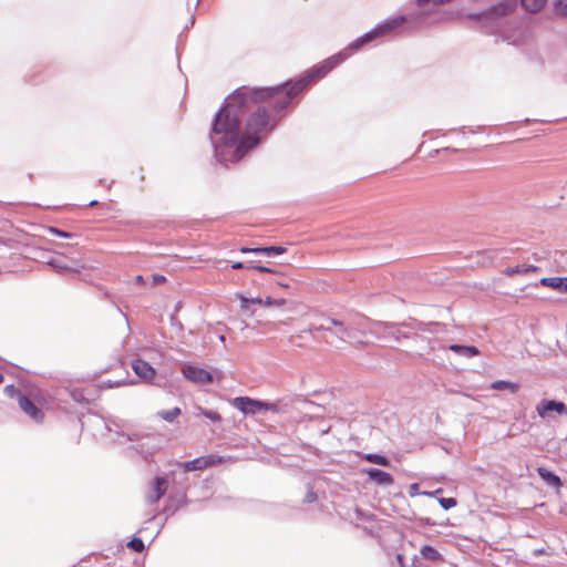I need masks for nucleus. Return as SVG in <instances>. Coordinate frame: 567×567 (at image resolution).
<instances>
[{
  "instance_id": "50",
  "label": "nucleus",
  "mask_w": 567,
  "mask_h": 567,
  "mask_svg": "<svg viewBox=\"0 0 567 567\" xmlns=\"http://www.w3.org/2000/svg\"><path fill=\"white\" fill-rule=\"evenodd\" d=\"M256 247H248V246H243L239 248V251L241 254H256Z\"/></svg>"
},
{
  "instance_id": "21",
  "label": "nucleus",
  "mask_w": 567,
  "mask_h": 567,
  "mask_svg": "<svg viewBox=\"0 0 567 567\" xmlns=\"http://www.w3.org/2000/svg\"><path fill=\"white\" fill-rule=\"evenodd\" d=\"M539 270V267L535 265H516L513 267H506L502 270V274L506 277H513L515 275L519 274H529V272H536Z\"/></svg>"
},
{
  "instance_id": "38",
  "label": "nucleus",
  "mask_w": 567,
  "mask_h": 567,
  "mask_svg": "<svg viewBox=\"0 0 567 567\" xmlns=\"http://www.w3.org/2000/svg\"><path fill=\"white\" fill-rule=\"evenodd\" d=\"M555 12L560 17H567V0H555Z\"/></svg>"
},
{
  "instance_id": "30",
  "label": "nucleus",
  "mask_w": 567,
  "mask_h": 567,
  "mask_svg": "<svg viewBox=\"0 0 567 567\" xmlns=\"http://www.w3.org/2000/svg\"><path fill=\"white\" fill-rule=\"evenodd\" d=\"M127 547L134 553H143L146 548L143 539L136 535L127 543Z\"/></svg>"
},
{
  "instance_id": "10",
  "label": "nucleus",
  "mask_w": 567,
  "mask_h": 567,
  "mask_svg": "<svg viewBox=\"0 0 567 567\" xmlns=\"http://www.w3.org/2000/svg\"><path fill=\"white\" fill-rule=\"evenodd\" d=\"M536 412L538 416L542 419H548L550 416V413L566 415L567 405L563 401H558L556 399H543L536 405Z\"/></svg>"
},
{
  "instance_id": "61",
  "label": "nucleus",
  "mask_w": 567,
  "mask_h": 567,
  "mask_svg": "<svg viewBox=\"0 0 567 567\" xmlns=\"http://www.w3.org/2000/svg\"><path fill=\"white\" fill-rule=\"evenodd\" d=\"M503 252H515V249H502Z\"/></svg>"
},
{
  "instance_id": "43",
  "label": "nucleus",
  "mask_w": 567,
  "mask_h": 567,
  "mask_svg": "<svg viewBox=\"0 0 567 567\" xmlns=\"http://www.w3.org/2000/svg\"><path fill=\"white\" fill-rule=\"evenodd\" d=\"M116 434L118 436L125 437L127 441H131V442L138 441L141 439V435L137 433H124L121 431H116Z\"/></svg>"
},
{
  "instance_id": "33",
  "label": "nucleus",
  "mask_w": 567,
  "mask_h": 567,
  "mask_svg": "<svg viewBox=\"0 0 567 567\" xmlns=\"http://www.w3.org/2000/svg\"><path fill=\"white\" fill-rule=\"evenodd\" d=\"M48 233L51 234V235L61 237V238H65V239H72V238L78 237L76 234L70 233V231H65V230L60 229V228H58L55 226H49L48 227Z\"/></svg>"
},
{
  "instance_id": "31",
  "label": "nucleus",
  "mask_w": 567,
  "mask_h": 567,
  "mask_svg": "<svg viewBox=\"0 0 567 567\" xmlns=\"http://www.w3.org/2000/svg\"><path fill=\"white\" fill-rule=\"evenodd\" d=\"M202 457L204 458L203 460L204 468L221 464L225 461L224 456L215 455V454L204 455Z\"/></svg>"
},
{
  "instance_id": "51",
  "label": "nucleus",
  "mask_w": 567,
  "mask_h": 567,
  "mask_svg": "<svg viewBox=\"0 0 567 567\" xmlns=\"http://www.w3.org/2000/svg\"><path fill=\"white\" fill-rule=\"evenodd\" d=\"M419 494H421V493L419 492V484H417V483H413V484H411V485H410V495H411V496H414V495H419Z\"/></svg>"
},
{
  "instance_id": "57",
  "label": "nucleus",
  "mask_w": 567,
  "mask_h": 567,
  "mask_svg": "<svg viewBox=\"0 0 567 567\" xmlns=\"http://www.w3.org/2000/svg\"><path fill=\"white\" fill-rule=\"evenodd\" d=\"M183 307L182 301H178L174 307V313L176 315Z\"/></svg>"
},
{
  "instance_id": "20",
  "label": "nucleus",
  "mask_w": 567,
  "mask_h": 567,
  "mask_svg": "<svg viewBox=\"0 0 567 567\" xmlns=\"http://www.w3.org/2000/svg\"><path fill=\"white\" fill-rule=\"evenodd\" d=\"M447 349L457 355L473 358L480 354V350L475 346L452 343Z\"/></svg>"
},
{
  "instance_id": "42",
  "label": "nucleus",
  "mask_w": 567,
  "mask_h": 567,
  "mask_svg": "<svg viewBox=\"0 0 567 567\" xmlns=\"http://www.w3.org/2000/svg\"><path fill=\"white\" fill-rule=\"evenodd\" d=\"M432 342H431V347L432 348H429L426 347L427 343L426 341H422V340H412L419 348L421 351H431V350H434V344L436 343V340L435 339H432V338H429Z\"/></svg>"
},
{
  "instance_id": "3",
  "label": "nucleus",
  "mask_w": 567,
  "mask_h": 567,
  "mask_svg": "<svg viewBox=\"0 0 567 567\" xmlns=\"http://www.w3.org/2000/svg\"><path fill=\"white\" fill-rule=\"evenodd\" d=\"M377 41L378 40H375L371 30H369L368 32L352 40L344 49L327 58L323 62L313 65L309 70L305 71L303 74L311 82V84H315L317 81L324 78L334 68H337L342 62L348 60L351 55L361 51L364 47Z\"/></svg>"
},
{
  "instance_id": "7",
  "label": "nucleus",
  "mask_w": 567,
  "mask_h": 567,
  "mask_svg": "<svg viewBox=\"0 0 567 567\" xmlns=\"http://www.w3.org/2000/svg\"><path fill=\"white\" fill-rule=\"evenodd\" d=\"M406 323H403V328H405L410 332H416L417 334L430 333V334H439L446 331L445 324L439 321H421L419 319L410 318Z\"/></svg>"
},
{
  "instance_id": "18",
  "label": "nucleus",
  "mask_w": 567,
  "mask_h": 567,
  "mask_svg": "<svg viewBox=\"0 0 567 567\" xmlns=\"http://www.w3.org/2000/svg\"><path fill=\"white\" fill-rule=\"evenodd\" d=\"M539 285L567 293V277H544L539 280Z\"/></svg>"
},
{
  "instance_id": "11",
  "label": "nucleus",
  "mask_w": 567,
  "mask_h": 567,
  "mask_svg": "<svg viewBox=\"0 0 567 567\" xmlns=\"http://www.w3.org/2000/svg\"><path fill=\"white\" fill-rule=\"evenodd\" d=\"M182 373L187 380L197 384H208L214 379L210 371L192 364L184 365Z\"/></svg>"
},
{
  "instance_id": "2",
  "label": "nucleus",
  "mask_w": 567,
  "mask_h": 567,
  "mask_svg": "<svg viewBox=\"0 0 567 567\" xmlns=\"http://www.w3.org/2000/svg\"><path fill=\"white\" fill-rule=\"evenodd\" d=\"M517 0H501L485 10L468 13L467 18L477 21L484 32L497 34L508 28V17L517 10Z\"/></svg>"
},
{
  "instance_id": "13",
  "label": "nucleus",
  "mask_w": 567,
  "mask_h": 567,
  "mask_svg": "<svg viewBox=\"0 0 567 567\" xmlns=\"http://www.w3.org/2000/svg\"><path fill=\"white\" fill-rule=\"evenodd\" d=\"M20 409L35 423H41L44 419V412L38 406L34 401L28 395H21L19 400Z\"/></svg>"
},
{
  "instance_id": "58",
  "label": "nucleus",
  "mask_w": 567,
  "mask_h": 567,
  "mask_svg": "<svg viewBox=\"0 0 567 567\" xmlns=\"http://www.w3.org/2000/svg\"><path fill=\"white\" fill-rule=\"evenodd\" d=\"M452 0H434V4L435 6H442V4L449 3Z\"/></svg>"
},
{
  "instance_id": "32",
  "label": "nucleus",
  "mask_w": 567,
  "mask_h": 567,
  "mask_svg": "<svg viewBox=\"0 0 567 567\" xmlns=\"http://www.w3.org/2000/svg\"><path fill=\"white\" fill-rule=\"evenodd\" d=\"M198 414L209 419L212 422H221V415L215 410L204 409L202 406H197Z\"/></svg>"
},
{
  "instance_id": "52",
  "label": "nucleus",
  "mask_w": 567,
  "mask_h": 567,
  "mask_svg": "<svg viewBox=\"0 0 567 567\" xmlns=\"http://www.w3.org/2000/svg\"><path fill=\"white\" fill-rule=\"evenodd\" d=\"M124 382L123 381H115V382H112L111 380L107 381V384L106 386L107 388H117V386H121L123 385Z\"/></svg>"
},
{
  "instance_id": "16",
  "label": "nucleus",
  "mask_w": 567,
  "mask_h": 567,
  "mask_svg": "<svg viewBox=\"0 0 567 567\" xmlns=\"http://www.w3.org/2000/svg\"><path fill=\"white\" fill-rule=\"evenodd\" d=\"M536 471L546 485L556 488L557 491L563 487L564 482L555 472L544 466H538Z\"/></svg>"
},
{
  "instance_id": "55",
  "label": "nucleus",
  "mask_w": 567,
  "mask_h": 567,
  "mask_svg": "<svg viewBox=\"0 0 567 567\" xmlns=\"http://www.w3.org/2000/svg\"><path fill=\"white\" fill-rule=\"evenodd\" d=\"M135 284L136 285H143L144 284V277L142 275H137L135 277Z\"/></svg>"
},
{
  "instance_id": "27",
  "label": "nucleus",
  "mask_w": 567,
  "mask_h": 567,
  "mask_svg": "<svg viewBox=\"0 0 567 567\" xmlns=\"http://www.w3.org/2000/svg\"><path fill=\"white\" fill-rule=\"evenodd\" d=\"M203 460L204 458L199 456L190 461L181 462L178 463V466L182 467L184 472L205 470L203 465Z\"/></svg>"
},
{
  "instance_id": "41",
  "label": "nucleus",
  "mask_w": 567,
  "mask_h": 567,
  "mask_svg": "<svg viewBox=\"0 0 567 567\" xmlns=\"http://www.w3.org/2000/svg\"><path fill=\"white\" fill-rule=\"evenodd\" d=\"M171 326L176 329L178 334H182L184 332V324L178 320L177 316L175 313H172L169 317Z\"/></svg>"
},
{
  "instance_id": "17",
  "label": "nucleus",
  "mask_w": 567,
  "mask_h": 567,
  "mask_svg": "<svg viewBox=\"0 0 567 567\" xmlns=\"http://www.w3.org/2000/svg\"><path fill=\"white\" fill-rule=\"evenodd\" d=\"M153 494L148 496L150 504H156L166 494L168 481L163 476H155L153 480Z\"/></svg>"
},
{
  "instance_id": "39",
  "label": "nucleus",
  "mask_w": 567,
  "mask_h": 567,
  "mask_svg": "<svg viewBox=\"0 0 567 567\" xmlns=\"http://www.w3.org/2000/svg\"><path fill=\"white\" fill-rule=\"evenodd\" d=\"M286 305V299L284 298H272L270 296L265 298L264 306L265 307H282Z\"/></svg>"
},
{
  "instance_id": "49",
  "label": "nucleus",
  "mask_w": 567,
  "mask_h": 567,
  "mask_svg": "<svg viewBox=\"0 0 567 567\" xmlns=\"http://www.w3.org/2000/svg\"><path fill=\"white\" fill-rule=\"evenodd\" d=\"M111 423H115V419L114 417H105L104 419V424H105V429H106L107 432H112L113 431V427H112Z\"/></svg>"
},
{
  "instance_id": "34",
  "label": "nucleus",
  "mask_w": 567,
  "mask_h": 567,
  "mask_svg": "<svg viewBox=\"0 0 567 567\" xmlns=\"http://www.w3.org/2000/svg\"><path fill=\"white\" fill-rule=\"evenodd\" d=\"M100 558L95 555H90L87 556L86 558L82 559L78 567H111L110 564H104V565H95L93 564L92 561L95 560L97 561Z\"/></svg>"
},
{
  "instance_id": "29",
  "label": "nucleus",
  "mask_w": 567,
  "mask_h": 567,
  "mask_svg": "<svg viewBox=\"0 0 567 567\" xmlns=\"http://www.w3.org/2000/svg\"><path fill=\"white\" fill-rule=\"evenodd\" d=\"M239 301H240V309L243 311H249V307L251 305H262L264 306L265 299H262L261 297H250L249 298L244 295H240Z\"/></svg>"
},
{
  "instance_id": "9",
  "label": "nucleus",
  "mask_w": 567,
  "mask_h": 567,
  "mask_svg": "<svg viewBox=\"0 0 567 567\" xmlns=\"http://www.w3.org/2000/svg\"><path fill=\"white\" fill-rule=\"evenodd\" d=\"M231 404L245 415L261 414L262 406H265L262 400L254 399L250 396H236L233 399Z\"/></svg>"
},
{
  "instance_id": "62",
  "label": "nucleus",
  "mask_w": 567,
  "mask_h": 567,
  "mask_svg": "<svg viewBox=\"0 0 567 567\" xmlns=\"http://www.w3.org/2000/svg\"><path fill=\"white\" fill-rule=\"evenodd\" d=\"M443 151H452V152H457V150H455V148H451V147H445V148H443Z\"/></svg>"
},
{
  "instance_id": "59",
  "label": "nucleus",
  "mask_w": 567,
  "mask_h": 567,
  "mask_svg": "<svg viewBox=\"0 0 567 567\" xmlns=\"http://www.w3.org/2000/svg\"><path fill=\"white\" fill-rule=\"evenodd\" d=\"M277 285L282 287V288H289L290 287L288 281H278Z\"/></svg>"
},
{
  "instance_id": "4",
  "label": "nucleus",
  "mask_w": 567,
  "mask_h": 567,
  "mask_svg": "<svg viewBox=\"0 0 567 567\" xmlns=\"http://www.w3.org/2000/svg\"><path fill=\"white\" fill-rule=\"evenodd\" d=\"M403 323H406L405 321L402 322H389V321H379L373 320L371 321L369 326V332L373 337L378 339H382L385 341H393L395 343H400L403 339L409 340H422L426 341L429 348L431 347V340L427 339V337L423 334H417L416 332H410L405 328H403Z\"/></svg>"
},
{
  "instance_id": "44",
  "label": "nucleus",
  "mask_w": 567,
  "mask_h": 567,
  "mask_svg": "<svg viewBox=\"0 0 567 567\" xmlns=\"http://www.w3.org/2000/svg\"><path fill=\"white\" fill-rule=\"evenodd\" d=\"M264 404H265V406H262V413H265L267 411L279 412V408H278L277 403L264 401Z\"/></svg>"
},
{
  "instance_id": "26",
  "label": "nucleus",
  "mask_w": 567,
  "mask_h": 567,
  "mask_svg": "<svg viewBox=\"0 0 567 567\" xmlns=\"http://www.w3.org/2000/svg\"><path fill=\"white\" fill-rule=\"evenodd\" d=\"M74 402L80 404H89V399L85 398L83 390L78 388H65L63 390Z\"/></svg>"
},
{
  "instance_id": "23",
  "label": "nucleus",
  "mask_w": 567,
  "mask_h": 567,
  "mask_svg": "<svg viewBox=\"0 0 567 567\" xmlns=\"http://www.w3.org/2000/svg\"><path fill=\"white\" fill-rule=\"evenodd\" d=\"M491 389L496 391H508L516 393L520 389V384L508 380H496L492 382Z\"/></svg>"
},
{
  "instance_id": "63",
  "label": "nucleus",
  "mask_w": 567,
  "mask_h": 567,
  "mask_svg": "<svg viewBox=\"0 0 567 567\" xmlns=\"http://www.w3.org/2000/svg\"><path fill=\"white\" fill-rule=\"evenodd\" d=\"M219 340H220L221 342H225V340H226L225 336H223V334H221V336H219Z\"/></svg>"
},
{
  "instance_id": "37",
  "label": "nucleus",
  "mask_w": 567,
  "mask_h": 567,
  "mask_svg": "<svg viewBox=\"0 0 567 567\" xmlns=\"http://www.w3.org/2000/svg\"><path fill=\"white\" fill-rule=\"evenodd\" d=\"M439 504L445 511H449L457 505L455 497H440L437 498Z\"/></svg>"
},
{
  "instance_id": "64",
  "label": "nucleus",
  "mask_w": 567,
  "mask_h": 567,
  "mask_svg": "<svg viewBox=\"0 0 567 567\" xmlns=\"http://www.w3.org/2000/svg\"><path fill=\"white\" fill-rule=\"evenodd\" d=\"M3 374L0 372V384L3 382Z\"/></svg>"
},
{
  "instance_id": "48",
  "label": "nucleus",
  "mask_w": 567,
  "mask_h": 567,
  "mask_svg": "<svg viewBox=\"0 0 567 567\" xmlns=\"http://www.w3.org/2000/svg\"><path fill=\"white\" fill-rule=\"evenodd\" d=\"M442 493V488H437L435 491H431V492H422V495L424 496H429V497H435L436 499L439 498L437 495Z\"/></svg>"
},
{
  "instance_id": "46",
  "label": "nucleus",
  "mask_w": 567,
  "mask_h": 567,
  "mask_svg": "<svg viewBox=\"0 0 567 567\" xmlns=\"http://www.w3.org/2000/svg\"><path fill=\"white\" fill-rule=\"evenodd\" d=\"M152 281H153V285L156 286V285H159L162 282H165L166 281V277L161 275V274H153L152 275Z\"/></svg>"
},
{
  "instance_id": "60",
  "label": "nucleus",
  "mask_w": 567,
  "mask_h": 567,
  "mask_svg": "<svg viewBox=\"0 0 567 567\" xmlns=\"http://www.w3.org/2000/svg\"><path fill=\"white\" fill-rule=\"evenodd\" d=\"M95 205H97V200H96V199L91 200V202L87 204V206H90V207L95 206Z\"/></svg>"
},
{
  "instance_id": "15",
  "label": "nucleus",
  "mask_w": 567,
  "mask_h": 567,
  "mask_svg": "<svg viewBox=\"0 0 567 567\" xmlns=\"http://www.w3.org/2000/svg\"><path fill=\"white\" fill-rule=\"evenodd\" d=\"M132 369L134 373L144 381H150L156 375V369L151 365L150 362L141 358L134 359L132 361Z\"/></svg>"
},
{
  "instance_id": "12",
  "label": "nucleus",
  "mask_w": 567,
  "mask_h": 567,
  "mask_svg": "<svg viewBox=\"0 0 567 567\" xmlns=\"http://www.w3.org/2000/svg\"><path fill=\"white\" fill-rule=\"evenodd\" d=\"M361 474L367 475L370 482L379 486H391L394 483V477L391 473L385 472L378 467H363Z\"/></svg>"
},
{
  "instance_id": "28",
  "label": "nucleus",
  "mask_w": 567,
  "mask_h": 567,
  "mask_svg": "<svg viewBox=\"0 0 567 567\" xmlns=\"http://www.w3.org/2000/svg\"><path fill=\"white\" fill-rule=\"evenodd\" d=\"M181 414L182 410L178 406H175L171 410H162L157 412V416L168 423H173Z\"/></svg>"
},
{
  "instance_id": "1",
  "label": "nucleus",
  "mask_w": 567,
  "mask_h": 567,
  "mask_svg": "<svg viewBox=\"0 0 567 567\" xmlns=\"http://www.w3.org/2000/svg\"><path fill=\"white\" fill-rule=\"evenodd\" d=\"M311 82L302 73L275 86L243 85L234 90L214 115L209 140L216 161L239 163L277 128Z\"/></svg>"
},
{
  "instance_id": "35",
  "label": "nucleus",
  "mask_w": 567,
  "mask_h": 567,
  "mask_svg": "<svg viewBox=\"0 0 567 567\" xmlns=\"http://www.w3.org/2000/svg\"><path fill=\"white\" fill-rule=\"evenodd\" d=\"M3 392L8 398H10V399L17 398L18 401L20 400L21 395H24V393H22L21 390H19L14 384L6 385L3 389Z\"/></svg>"
},
{
  "instance_id": "19",
  "label": "nucleus",
  "mask_w": 567,
  "mask_h": 567,
  "mask_svg": "<svg viewBox=\"0 0 567 567\" xmlns=\"http://www.w3.org/2000/svg\"><path fill=\"white\" fill-rule=\"evenodd\" d=\"M357 455L360 460L369 462L374 465L384 467L391 466V460L384 454L358 452Z\"/></svg>"
},
{
  "instance_id": "24",
  "label": "nucleus",
  "mask_w": 567,
  "mask_h": 567,
  "mask_svg": "<svg viewBox=\"0 0 567 567\" xmlns=\"http://www.w3.org/2000/svg\"><path fill=\"white\" fill-rule=\"evenodd\" d=\"M420 555L423 559L430 561H441L443 560L442 554L431 545H423L420 549Z\"/></svg>"
},
{
  "instance_id": "25",
  "label": "nucleus",
  "mask_w": 567,
  "mask_h": 567,
  "mask_svg": "<svg viewBox=\"0 0 567 567\" xmlns=\"http://www.w3.org/2000/svg\"><path fill=\"white\" fill-rule=\"evenodd\" d=\"M548 0H519L522 8L530 13L539 12Z\"/></svg>"
},
{
  "instance_id": "14",
  "label": "nucleus",
  "mask_w": 567,
  "mask_h": 567,
  "mask_svg": "<svg viewBox=\"0 0 567 567\" xmlns=\"http://www.w3.org/2000/svg\"><path fill=\"white\" fill-rule=\"evenodd\" d=\"M187 502V495L184 489L173 492L166 501L164 513H166L167 516L174 515L177 511L183 508Z\"/></svg>"
},
{
  "instance_id": "45",
  "label": "nucleus",
  "mask_w": 567,
  "mask_h": 567,
  "mask_svg": "<svg viewBox=\"0 0 567 567\" xmlns=\"http://www.w3.org/2000/svg\"><path fill=\"white\" fill-rule=\"evenodd\" d=\"M252 261H234L231 262L230 267L231 269L234 270H239V269H247V266H249Z\"/></svg>"
},
{
  "instance_id": "8",
  "label": "nucleus",
  "mask_w": 567,
  "mask_h": 567,
  "mask_svg": "<svg viewBox=\"0 0 567 567\" xmlns=\"http://www.w3.org/2000/svg\"><path fill=\"white\" fill-rule=\"evenodd\" d=\"M62 257H68V255L65 252H60L59 257L50 258L47 261V265L60 275L65 271L80 272L84 268L83 260L80 258H73L72 264H68Z\"/></svg>"
},
{
  "instance_id": "40",
  "label": "nucleus",
  "mask_w": 567,
  "mask_h": 567,
  "mask_svg": "<svg viewBox=\"0 0 567 567\" xmlns=\"http://www.w3.org/2000/svg\"><path fill=\"white\" fill-rule=\"evenodd\" d=\"M317 499H318V495L315 492L313 486L309 483L307 485V493H306V496L303 498V503L311 504V503L316 502Z\"/></svg>"
},
{
  "instance_id": "53",
  "label": "nucleus",
  "mask_w": 567,
  "mask_h": 567,
  "mask_svg": "<svg viewBox=\"0 0 567 567\" xmlns=\"http://www.w3.org/2000/svg\"><path fill=\"white\" fill-rule=\"evenodd\" d=\"M395 559L400 567H404V556L402 554H396Z\"/></svg>"
},
{
  "instance_id": "6",
  "label": "nucleus",
  "mask_w": 567,
  "mask_h": 567,
  "mask_svg": "<svg viewBox=\"0 0 567 567\" xmlns=\"http://www.w3.org/2000/svg\"><path fill=\"white\" fill-rule=\"evenodd\" d=\"M425 19L423 14H399L389 17L377 23L371 32L375 40H380L386 35L392 34L399 27L405 22L416 21L422 22Z\"/></svg>"
},
{
  "instance_id": "5",
  "label": "nucleus",
  "mask_w": 567,
  "mask_h": 567,
  "mask_svg": "<svg viewBox=\"0 0 567 567\" xmlns=\"http://www.w3.org/2000/svg\"><path fill=\"white\" fill-rule=\"evenodd\" d=\"M312 330L315 332H329L344 342L355 339L358 333V330L351 324L332 317L324 318V322L319 326L312 324Z\"/></svg>"
},
{
  "instance_id": "54",
  "label": "nucleus",
  "mask_w": 567,
  "mask_h": 567,
  "mask_svg": "<svg viewBox=\"0 0 567 567\" xmlns=\"http://www.w3.org/2000/svg\"><path fill=\"white\" fill-rule=\"evenodd\" d=\"M70 259V262L69 264H72V259L73 258H80L82 260V254L80 251H75L74 254H72L70 257H68Z\"/></svg>"
},
{
  "instance_id": "36",
  "label": "nucleus",
  "mask_w": 567,
  "mask_h": 567,
  "mask_svg": "<svg viewBox=\"0 0 567 567\" xmlns=\"http://www.w3.org/2000/svg\"><path fill=\"white\" fill-rule=\"evenodd\" d=\"M247 269H251V270H255L258 272H264V274H272V275L279 274V271L277 269H274V268H270L267 266H262V265H257V264H254V261L249 266H247Z\"/></svg>"
},
{
  "instance_id": "47",
  "label": "nucleus",
  "mask_w": 567,
  "mask_h": 567,
  "mask_svg": "<svg viewBox=\"0 0 567 567\" xmlns=\"http://www.w3.org/2000/svg\"><path fill=\"white\" fill-rule=\"evenodd\" d=\"M355 515L359 519H362V520L370 518V515L365 514L364 511L359 507L355 508Z\"/></svg>"
},
{
  "instance_id": "56",
  "label": "nucleus",
  "mask_w": 567,
  "mask_h": 567,
  "mask_svg": "<svg viewBox=\"0 0 567 567\" xmlns=\"http://www.w3.org/2000/svg\"><path fill=\"white\" fill-rule=\"evenodd\" d=\"M115 419V423H111L112 427H116V429H120L121 425H122V420L117 419V417H114Z\"/></svg>"
},
{
  "instance_id": "22",
  "label": "nucleus",
  "mask_w": 567,
  "mask_h": 567,
  "mask_svg": "<svg viewBox=\"0 0 567 567\" xmlns=\"http://www.w3.org/2000/svg\"><path fill=\"white\" fill-rule=\"evenodd\" d=\"M256 255H265L267 257H275L282 255L287 248L280 245L256 246Z\"/></svg>"
}]
</instances>
